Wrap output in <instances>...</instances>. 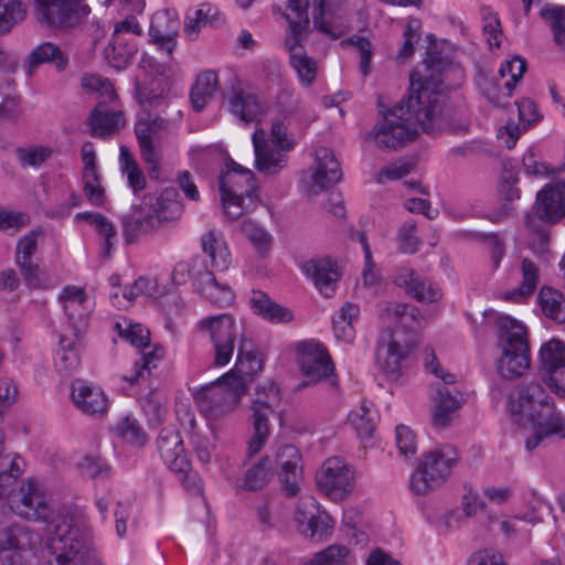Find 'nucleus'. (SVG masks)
Segmentation results:
<instances>
[{"label":"nucleus","instance_id":"f257e3e1","mask_svg":"<svg viewBox=\"0 0 565 565\" xmlns=\"http://www.w3.org/2000/svg\"><path fill=\"white\" fill-rule=\"evenodd\" d=\"M418 71V79L411 75L408 94L391 108L365 136L377 147L397 150L413 141L420 131L430 134L439 124L440 94L459 86L463 79L462 67L430 43L427 57Z\"/></svg>","mask_w":565,"mask_h":565},{"label":"nucleus","instance_id":"f03ea898","mask_svg":"<svg viewBox=\"0 0 565 565\" xmlns=\"http://www.w3.org/2000/svg\"><path fill=\"white\" fill-rule=\"evenodd\" d=\"M199 327L210 334L215 365L224 366L231 361L235 343L239 339L236 364L228 373H234L244 382V376H253L263 369V361L247 348L246 339L231 315L207 317L199 322Z\"/></svg>","mask_w":565,"mask_h":565},{"label":"nucleus","instance_id":"7ed1b4c3","mask_svg":"<svg viewBox=\"0 0 565 565\" xmlns=\"http://www.w3.org/2000/svg\"><path fill=\"white\" fill-rule=\"evenodd\" d=\"M181 212V204L169 198L168 193L160 196L145 195L140 203L134 205L121 218L126 242L131 244L139 236L154 232L160 226L178 220Z\"/></svg>","mask_w":565,"mask_h":565},{"label":"nucleus","instance_id":"20e7f679","mask_svg":"<svg viewBox=\"0 0 565 565\" xmlns=\"http://www.w3.org/2000/svg\"><path fill=\"white\" fill-rule=\"evenodd\" d=\"M501 356L497 370L501 377L515 380L522 377L531 366L530 343L525 327L510 316L497 319Z\"/></svg>","mask_w":565,"mask_h":565},{"label":"nucleus","instance_id":"39448f33","mask_svg":"<svg viewBox=\"0 0 565 565\" xmlns=\"http://www.w3.org/2000/svg\"><path fill=\"white\" fill-rule=\"evenodd\" d=\"M508 411L513 420L520 426L530 422H541L550 425L551 420L565 419L557 411L553 397L543 384L527 382L513 388L508 399Z\"/></svg>","mask_w":565,"mask_h":565},{"label":"nucleus","instance_id":"423d86ee","mask_svg":"<svg viewBox=\"0 0 565 565\" xmlns=\"http://www.w3.org/2000/svg\"><path fill=\"white\" fill-rule=\"evenodd\" d=\"M225 166L226 171L220 177L223 209L231 220H237L250 206H256V178L250 169L232 159Z\"/></svg>","mask_w":565,"mask_h":565},{"label":"nucleus","instance_id":"0eeeda50","mask_svg":"<svg viewBox=\"0 0 565 565\" xmlns=\"http://www.w3.org/2000/svg\"><path fill=\"white\" fill-rule=\"evenodd\" d=\"M459 461L458 450L450 445H444L423 454L409 480L411 490L417 495L443 486Z\"/></svg>","mask_w":565,"mask_h":565},{"label":"nucleus","instance_id":"6e6552de","mask_svg":"<svg viewBox=\"0 0 565 565\" xmlns=\"http://www.w3.org/2000/svg\"><path fill=\"white\" fill-rule=\"evenodd\" d=\"M245 393V383L234 373H226L216 382L201 387L194 395L200 412L210 420L231 414Z\"/></svg>","mask_w":565,"mask_h":565},{"label":"nucleus","instance_id":"1a4fd4ad","mask_svg":"<svg viewBox=\"0 0 565 565\" xmlns=\"http://www.w3.org/2000/svg\"><path fill=\"white\" fill-rule=\"evenodd\" d=\"M52 526L47 539L49 565H89L86 540L72 520L58 518Z\"/></svg>","mask_w":565,"mask_h":565},{"label":"nucleus","instance_id":"9d476101","mask_svg":"<svg viewBox=\"0 0 565 565\" xmlns=\"http://www.w3.org/2000/svg\"><path fill=\"white\" fill-rule=\"evenodd\" d=\"M279 403V388L273 381L268 380L256 386L250 406L253 411V436L248 443V454L250 456L259 452L267 441L270 434L268 419L275 413V408Z\"/></svg>","mask_w":565,"mask_h":565},{"label":"nucleus","instance_id":"9b49d317","mask_svg":"<svg viewBox=\"0 0 565 565\" xmlns=\"http://www.w3.org/2000/svg\"><path fill=\"white\" fill-rule=\"evenodd\" d=\"M319 490L330 500L338 502L347 499L354 490L356 472L343 458L333 456L326 459L317 472Z\"/></svg>","mask_w":565,"mask_h":565},{"label":"nucleus","instance_id":"f8f14e48","mask_svg":"<svg viewBox=\"0 0 565 565\" xmlns=\"http://www.w3.org/2000/svg\"><path fill=\"white\" fill-rule=\"evenodd\" d=\"M10 508L19 516L45 521L51 515L49 495L35 479L22 481L18 491L10 494Z\"/></svg>","mask_w":565,"mask_h":565},{"label":"nucleus","instance_id":"ddd939ff","mask_svg":"<svg viewBox=\"0 0 565 565\" xmlns=\"http://www.w3.org/2000/svg\"><path fill=\"white\" fill-rule=\"evenodd\" d=\"M414 347V335L401 330L384 332L377 343L376 363L387 377L397 379L401 374L402 362Z\"/></svg>","mask_w":565,"mask_h":565},{"label":"nucleus","instance_id":"4468645a","mask_svg":"<svg viewBox=\"0 0 565 565\" xmlns=\"http://www.w3.org/2000/svg\"><path fill=\"white\" fill-rule=\"evenodd\" d=\"M168 129V121L161 117L139 118L135 134L143 161L149 164L150 178H158L161 160V139Z\"/></svg>","mask_w":565,"mask_h":565},{"label":"nucleus","instance_id":"2eb2a0df","mask_svg":"<svg viewBox=\"0 0 565 565\" xmlns=\"http://www.w3.org/2000/svg\"><path fill=\"white\" fill-rule=\"evenodd\" d=\"M35 13L41 23L54 28H74L90 12L81 0H34Z\"/></svg>","mask_w":565,"mask_h":565},{"label":"nucleus","instance_id":"dca6fc26","mask_svg":"<svg viewBox=\"0 0 565 565\" xmlns=\"http://www.w3.org/2000/svg\"><path fill=\"white\" fill-rule=\"evenodd\" d=\"M297 351L300 370L306 377L303 385L317 384L333 374L334 365L323 344L313 341L301 342Z\"/></svg>","mask_w":565,"mask_h":565},{"label":"nucleus","instance_id":"f3484780","mask_svg":"<svg viewBox=\"0 0 565 565\" xmlns=\"http://www.w3.org/2000/svg\"><path fill=\"white\" fill-rule=\"evenodd\" d=\"M252 142L255 156V169L267 175L280 173L288 164V152L285 149L270 145L263 128L253 132Z\"/></svg>","mask_w":565,"mask_h":565},{"label":"nucleus","instance_id":"a211bd4d","mask_svg":"<svg viewBox=\"0 0 565 565\" xmlns=\"http://www.w3.org/2000/svg\"><path fill=\"white\" fill-rule=\"evenodd\" d=\"M382 319L395 323L393 330H401L405 334L414 335V344L417 340V332L423 326L424 317L414 306L396 301H383L377 306Z\"/></svg>","mask_w":565,"mask_h":565},{"label":"nucleus","instance_id":"6ab92c4d","mask_svg":"<svg viewBox=\"0 0 565 565\" xmlns=\"http://www.w3.org/2000/svg\"><path fill=\"white\" fill-rule=\"evenodd\" d=\"M317 167L311 174L307 188L309 195H317L323 190L332 186L342 178L340 163L335 159L334 152L328 148L320 147L315 152Z\"/></svg>","mask_w":565,"mask_h":565},{"label":"nucleus","instance_id":"aec40b11","mask_svg":"<svg viewBox=\"0 0 565 565\" xmlns=\"http://www.w3.org/2000/svg\"><path fill=\"white\" fill-rule=\"evenodd\" d=\"M58 301L68 319L67 331H73L76 338L82 337L88 326L85 290L76 286H66L60 294Z\"/></svg>","mask_w":565,"mask_h":565},{"label":"nucleus","instance_id":"412c9836","mask_svg":"<svg viewBox=\"0 0 565 565\" xmlns=\"http://www.w3.org/2000/svg\"><path fill=\"white\" fill-rule=\"evenodd\" d=\"M540 361L548 375L550 385L557 394H565V343L552 339L540 350Z\"/></svg>","mask_w":565,"mask_h":565},{"label":"nucleus","instance_id":"4be33fe9","mask_svg":"<svg viewBox=\"0 0 565 565\" xmlns=\"http://www.w3.org/2000/svg\"><path fill=\"white\" fill-rule=\"evenodd\" d=\"M309 8L310 0H282L281 4L273 7V11L280 14L287 24L285 38L309 35Z\"/></svg>","mask_w":565,"mask_h":565},{"label":"nucleus","instance_id":"5701e85b","mask_svg":"<svg viewBox=\"0 0 565 565\" xmlns=\"http://www.w3.org/2000/svg\"><path fill=\"white\" fill-rule=\"evenodd\" d=\"M302 270L323 296L331 297L334 294L341 273L331 258L309 259L302 265Z\"/></svg>","mask_w":565,"mask_h":565},{"label":"nucleus","instance_id":"b1692460","mask_svg":"<svg viewBox=\"0 0 565 565\" xmlns=\"http://www.w3.org/2000/svg\"><path fill=\"white\" fill-rule=\"evenodd\" d=\"M306 39L307 36L284 38V47L289 54L290 66L297 73L299 82L309 86L317 76L318 64L303 49Z\"/></svg>","mask_w":565,"mask_h":565},{"label":"nucleus","instance_id":"393cba45","mask_svg":"<svg viewBox=\"0 0 565 565\" xmlns=\"http://www.w3.org/2000/svg\"><path fill=\"white\" fill-rule=\"evenodd\" d=\"M228 109L232 115L246 124L260 122L267 113V106L259 96L242 87H233Z\"/></svg>","mask_w":565,"mask_h":565},{"label":"nucleus","instance_id":"a878e982","mask_svg":"<svg viewBox=\"0 0 565 565\" xmlns=\"http://www.w3.org/2000/svg\"><path fill=\"white\" fill-rule=\"evenodd\" d=\"M299 461L300 452L292 445H284L279 447L275 455L274 462L280 469L282 491L288 497H294L299 491Z\"/></svg>","mask_w":565,"mask_h":565},{"label":"nucleus","instance_id":"bb28decb","mask_svg":"<svg viewBox=\"0 0 565 565\" xmlns=\"http://www.w3.org/2000/svg\"><path fill=\"white\" fill-rule=\"evenodd\" d=\"M158 451L164 463L173 472H184L190 468V460L184 451L180 435L172 429H162L157 439Z\"/></svg>","mask_w":565,"mask_h":565},{"label":"nucleus","instance_id":"cd10ccee","mask_svg":"<svg viewBox=\"0 0 565 565\" xmlns=\"http://www.w3.org/2000/svg\"><path fill=\"white\" fill-rule=\"evenodd\" d=\"M33 543V534L22 526L0 532V557L7 565H20L21 554Z\"/></svg>","mask_w":565,"mask_h":565},{"label":"nucleus","instance_id":"c85d7f7f","mask_svg":"<svg viewBox=\"0 0 565 565\" xmlns=\"http://www.w3.org/2000/svg\"><path fill=\"white\" fill-rule=\"evenodd\" d=\"M465 403V397L458 390L438 388L431 409V423L436 428L448 427Z\"/></svg>","mask_w":565,"mask_h":565},{"label":"nucleus","instance_id":"c756f323","mask_svg":"<svg viewBox=\"0 0 565 565\" xmlns=\"http://www.w3.org/2000/svg\"><path fill=\"white\" fill-rule=\"evenodd\" d=\"M536 204L542 218L554 222L565 216V182L546 184L537 193Z\"/></svg>","mask_w":565,"mask_h":565},{"label":"nucleus","instance_id":"7c9ffc66","mask_svg":"<svg viewBox=\"0 0 565 565\" xmlns=\"http://www.w3.org/2000/svg\"><path fill=\"white\" fill-rule=\"evenodd\" d=\"M71 396L75 406L87 415L103 414L108 406V399L103 390L82 380H75L72 383Z\"/></svg>","mask_w":565,"mask_h":565},{"label":"nucleus","instance_id":"2f4dec72","mask_svg":"<svg viewBox=\"0 0 565 565\" xmlns=\"http://www.w3.org/2000/svg\"><path fill=\"white\" fill-rule=\"evenodd\" d=\"M202 252L210 258L214 269L225 270L231 264V253L221 231L210 228L200 237Z\"/></svg>","mask_w":565,"mask_h":565},{"label":"nucleus","instance_id":"473e14b6","mask_svg":"<svg viewBox=\"0 0 565 565\" xmlns=\"http://www.w3.org/2000/svg\"><path fill=\"white\" fill-rule=\"evenodd\" d=\"M200 278L195 288L203 298L218 307L233 303L235 294L232 287L227 282L217 280L209 267Z\"/></svg>","mask_w":565,"mask_h":565},{"label":"nucleus","instance_id":"72a5a7b5","mask_svg":"<svg viewBox=\"0 0 565 565\" xmlns=\"http://www.w3.org/2000/svg\"><path fill=\"white\" fill-rule=\"evenodd\" d=\"M77 221L87 222L100 239L102 256L109 257L118 242V233L111 220L100 213L82 212L77 213Z\"/></svg>","mask_w":565,"mask_h":565},{"label":"nucleus","instance_id":"f704fd0d","mask_svg":"<svg viewBox=\"0 0 565 565\" xmlns=\"http://www.w3.org/2000/svg\"><path fill=\"white\" fill-rule=\"evenodd\" d=\"M126 125L124 113L106 109L98 105L89 117L90 134L94 137L109 138Z\"/></svg>","mask_w":565,"mask_h":565},{"label":"nucleus","instance_id":"c9c22d12","mask_svg":"<svg viewBox=\"0 0 565 565\" xmlns=\"http://www.w3.org/2000/svg\"><path fill=\"white\" fill-rule=\"evenodd\" d=\"M249 303L255 313L270 322H289L294 318L292 312L288 308L274 302L268 295L260 290L252 291Z\"/></svg>","mask_w":565,"mask_h":565},{"label":"nucleus","instance_id":"e433bc0d","mask_svg":"<svg viewBox=\"0 0 565 565\" xmlns=\"http://www.w3.org/2000/svg\"><path fill=\"white\" fill-rule=\"evenodd\" d=\"M56 365L60 371L73 372L81 365V337L73 331L65 330L60 339V349L56 352Z\"/></svg>","mask_w":565,"mask_h":565},{"label":"nucleus","instance_id":"4c0bfd02","mask_svg":"<svg viewBox=\"0 0 565 565\" xmlns=\"http://www.w3.org/2000/svg\"><path fill=\"white\" fill-rule=\"evenodd\" d=\"M136 44L124 34H113L110 43L105 49V56L110 66L122 70L130 64L135 53Z\"/></svg>","mask_w":565,"mask_h":565},{"label":"nucleus","instance_id":"58836bf2","mask_svg":"<svg viewBox=\"0 0 565 565\" xmlns=\"http://www.w3.org/2000/svg\"><path fill=\"white\" fill-rule=\"evenodd\" d=\"M543 315L556 323H565V296L557 289L543 286L537 295Z\"/></svg>","mask_w":565,"mask_h":565},{"label":"nucleus","instance_id":"ea45409f","mask_svg":"<svg viewBox=\"0 0 565 565\" xmlns=\"http://www.w3.org/2000/svg\"><path fill=\"white\" fill-rule=\"evenodd\" d=\"M217 89V75L213 71H205L198 75L191 89V103L196 111L202 110L212 99Z\"/></svg>","mask_w":565,"mask_h":565},{"label":"nucleus","instance_id":"a19ab883","mask_svg":"<svg viewBox=\"0 0 565 565\" xmlns=\"http://www.w3.org/2000/svg\"><path fill=\"white\" fill-rule=\"evenodd\" d=\"M521 285L514 290L505 292L504 299L520 302L535 291L540 279L537 266L532 260L524 258L521 263Z\"/></svg>","mask_w":565,"mask_h":565},{"label":"nucleus","instance_id":"79ce46f5","mask_svg":"<svg viewBox=\"0 0 565 565\" xmlns=\"http://www.w3.org/2000/svg\"><path fill=\"white\" fill-rule=\"evenodd\" d=\"M540 17L548 24L555 44L565 50V7L547 3Z\"/></svg>","mask_w":565,"mask_h":565},{"label":"nucleus","instance_id":"37998d69","mask_svg":"<svg viewBox=\"0 0 565 565\" xmlns=\"http://www.w3.org/2000/svg\"><path fill=\"white\" fill-rule=\"evenodd\" d=\"M207 268V264L200 256L191 257L190 259L178 262L172 270V280L177 285H182L189 279H192L194 286L198 285L200 277Z\"/></svg>","mask_w":565,"mask_h":565},{"label":"nucleus","instance_id":"c03bdc74","mask_svg":"<svg viewBox=\"0 0 565 565\" xmlns=\"http://www.w3.org/2000/svg\"><path fill=\"white\" fill-rule=\"evenodd\" d=\"M551 423V425H545L543 420L527 423L525 427H530L534 431L532 436L525 439V448L529 451H533L543 439L552 435L565 438V419H554Z\"/></svg>","mask_w":565,"mask_h":565},{"label":"nucleus","instance_id":"a18cd8bd","mask_svg":"<svg viewBox=\"0 0 565 565\" xmlns=\"http://www.w3.org/2000/svg\"><path fill=\"white\" fill-rule=\"evenodd\" d=\"M183 425L188 427L190 441L193 446L194 452L198 459L202 463H209L211 461L212 452L214 450L213 444L206 436L201 435L196 429V420L192 413L184 414Z\"/></svg>","mask_w":565,"mask_h":565},{"label":"nucleus","instance_id":"49530a36","mask_svg":"<svg viewBox=\"0 0 565 565\" xmlns=\"http://www.w3.org/2000/svg\"><path fill=\"white\" fill-rule=\"evenodd\" d=\"M375 412L366 403H362L349 413L348 420L361 439H367L375 430Z\"/></svg>","mask_w":565,"mask_h":565},{"label":"nucleus","instance_id":"de8ad7c7","mask_svg":"<svg viewBox=\"0 0 565 565\" xmlns=\"http://www.w3.org/2000/svg\"><path fill=\"white\" fill-rule=\"evenodd\" d=\"M164 349L161 345H153L148 352H143L139 361L135 363V370L130 375H122L121 381L129 385L136 384L145 372L156 369L158 363L164 358Z\"/></svg>","mask_w":565,"mask_h":565},{"label":"nucleus","instance_id":"09e8293b","mask_svg":"<svg viewBox=\"0 0 565 565\" xmlns=\"http://www.w3.org/2000/svg\"><path fill=\"white\" fill-rule=\"evenodd\" d=\"M115 329L121 339L136 348L146 349L150 345V332L140 323L122 319V321L115 323Z\"/></svg>","mask_w":565,"mask_h":565},{"label":"nucleus","instance_id":"8fccbe9b","mask_svg":"<svg viewBox=\"0 0 565 565\" xmlns=\"http://www.w3.org/2000/svg\"><path fill=\"white\" fill-rule=\"evenodd\" d=\"M43 63H53L57 70L62 71L65 68L67 60L58 46L51 42H44L33 50L29 56L30 67H35Z\"/></svg>","mask_w":565,"mask_h":565},{"label":"nucleus","instance_id":"3c124183","mask_svg":"<svg viewBox=\"0 0 565 565\" xmlns=\"http://www.w3.org/2000/svg\"><path fill=\"white\" fill-rule=\"evenodd\" d=\"M350 550L345 545L332 544L317 552L305 565H349Z\"/></svg>","mask_w":565,"mask_h":565},{"label":"nucleus","instance_id":"603ef678","mask_svg":"<svg viewBox=\"0 0 565 565\" xmlns=\"http://www.w3.org/2000/svg\"><path fill=\"white\" fill-rule=\"evenodd\" d=\"M268 456L260 459L259 462L249 468L244 478L243 487L249 491L263 489L270 480L273 472Z\"/></svg>","mask_w":565,"mask_h":565},{"label":"nucleus","instance_id":"864d4df0","mask_svg":"<svg viewBox=\"0 0 565 565\" xmlns=\"http://www.w3.org/2000/svg\"><path fill=\"white\" fill-rule=\"evenodd\" d=\"M26 10L19 0L0 1V33H8L15 24L25 19Z\"/></svg>","mask_w":565,"mask_h":565},{"label":"nucleus","instance_id":"5fc2aeb1","mask_svg":"<svg viewBox=\"0 0 565 565\" xmlns=\"http://www.w3.org/2000/svg\"><path fill=\"white\" fill-rule=\"evenodd\" d=\"M19 267L21 276L29 288L47 289L52 287V281L46 273L34 260H25L15 263Z\"/></svg>","mask_w":565,"mask_h":565},{"label":"nucleus","instance_id":"6e6d98bb","mask_svg":"<svg viewBox=\"0 0 565 565\" xmlns=\"http://www.w3.org/2000/svg\"><path fill=\"white\" fill-rule=\"evenodd\" d=\"M82 87L95 94L100 99V104L111 102L116 98L114 85L108 78L97 74H85L82 77Z\"/></svg>","mask_w":565,"mask_h":565},{"label":"nucleus","instance_id":"4d7b16f0","mask_svg":"<svg viewBox=\"0 0 565 565\" xmlns=\"http://www.w3.org/2000/svg\"><path fill=\"white\" fill-rule=\"evenodd\" d=\"M333 529V521L327 513H319L301 531V534L312 541L321 542L327 540Z\"/></svg>","mask_w":565,"mask_h":565},{"label":"nucleus","instance_id":"13d9d810","mask_svg":"<svg viewBox=\"0 0 565 565\" xmlns=\"http://www.w3.org/2000/svg\"><path fill=\"white\" fill-rule=\"evenodd\" d=\"M417 225L413 220L402 224L397 233L398 249L405 254H414L422 246L420 238L416 235Z\"/></svg>","mask_w":565,"mask_h":565},{"label":"nucleus","instance_id":"bf43d9fd","mask_svg":"<svg viewBox=\"0 0 565 565\" xmlns=\"http://www.w3.org/2000/svg\"><path fill=\"white\" fill-rule=\"evenodd\" d=\"M526 71V62L520 56H514L511 60L502 63L499 74L502 78L508 77L509 79L504 83V87L508 90V95H511L515 88L516 83L522 78Z\"/></svg>","mask_w":565,"mask_h":565},{"label":"nucleus","instance_id":"052dcab7","mask_svg":"<svg viewBox=\"0 0 565 565\" xmlns=\"http://www.w3.org/2000/svg\"><path fill=\"white\" fill-rule=\"evenodd\" d=\"M319 513V504L312 495H301L297 502L294 519L301 533L306 525Z\"/></svg>","mask_w":565,"mask_h":565},{"label":"nucleus","instance_id":"680f3d73","mask_svg":"<svg viewBox=\"0 0 565 565\" xmlns=\"http://www.w3.org/2000/svg\"><path fill=\"white\" fill-rule=\"evenodd\" d=\"M53 150L49 146L33 145L17 150V157L21 164L39 167L51 158Z\"/></svg>","mask_w":565,"mask_h":565},{"label":"nucleus","instance_id":"e2e57ef3","mask_svg":"<svg viewBox=\"0 0 565 565\" xmlns=\"http://www.w3.org/2000/svg\"><path fill=\"white\" fill-rule=\"evenodd\" d=\"M286 120L287 118H276L271 121L268 140L273 146L291 151L296 146V141L292 136L288 134V124Z\"/></svg>","mask_w":565,"mask_h":565},{"label":"nucleus","instance_id":"0e129e2a","mask_svg":"<svg viewBox=\"0 0 565 565\" xmlns=\"http://www.w3.org/2000/svg\"><path fill=\"white\" fill-rule=\"evenodd\" d=\"M42 234L41 228H35L18 241L14 255L15 263L33 260V256L38 250L39 238Z\"/></svg>","mask_w":565,"mask_h":565},{"label":"nucleus","instance_id":"69168bd1","mask_svg":"<svg viewBox=\"0 0 565 565\" xmlns=\"http://www.w3.org/2000/svg\"><path fill=\"white\" fill-rule=\"evenodd\" d=\"M79 473L86 478H97L108 473L109 467L97 455H85L76 463Z\"/></svg>","mask_w":565,"mask_h":565},{"label":"nucleus","instance_id":"338daca9","mask_svg":"<svg viewBox=\"0 0 565 565\" xmlns=\"http://www.w3.org/2000/svg\"><path fill=\"white\" fill-rule=\"evenodd\" d=\"M407 295L417 301L428 303L438 301L443 296L441 290L436 285L422 278L416 280L414 286L408 289Z\"/></svg>","mask_w":565,"mask_h":565},{"label":"nucleus","instance_id":"774afa93","mask_svg":"<svg viewBox=\"0 0 565 565\" xmlns=\"http://www.w3.org/2000/svg\"><path fill=\"white\" fill-rule=\"evenodd\" d=\"M413 168L414 166L411 161L399 159L382 168L376 173V182L385 183L386 181L402 179L403 177L407 175L413 170Z\"/></svg>","mask_w":565,"mask_h":565}]
</instances>
